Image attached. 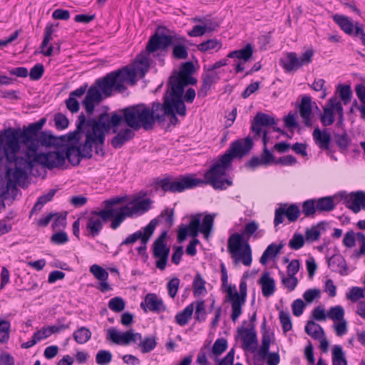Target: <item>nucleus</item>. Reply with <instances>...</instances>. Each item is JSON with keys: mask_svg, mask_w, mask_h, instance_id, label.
Masks as SVG:
<instances>
[{"mask_svg": "<svg viewBox=\"0 0 365 365\" xmlns=\"http://www.w3.org/2000/svg\"><path fill=\"white\" fill-rule=\"evenodd\" d=\"M195 71V66L192 61H185L182 63L180 67L178 72H174L171 76H190Z\"/></svg>", "mask_w": 365, "mask_h": 365, "instance_id": "54", "label": "nucleus"}, {"mask_svg": "<svg viewBox=\"0 0 365 365\" xmlns=\"http://www.w3.org/2000/svg\"><path fill=\"white\" fill-rule=\"evenodd\" d=\"M206 282L200 273H197L192 282V291L195 296L205 295L207 293Z\"/></svg>", "mask_w": 365, "mask_h": 365, "instance_id": "42", "label": "nucleus"}, {"mask_svg": "<svg viewBox=\"0 0 365 365\" xmlns=\"http://www.w3.org/2000/svg\"><path fill=\"white\" fill-rule=\"evenodd\" d=\"M127 196H116L106 199L101 202L105 206L102 219H110V227H119L127 219L140 216L149 211L153 203L150 198L142 199L134 197L127 205H123Z\"/></svg>", "mask_w": 365, "mask_h": 365, "instance_id": "3", "label": "nucleus"}, {"mask_svg": "<svg viewBox=\"0 0 365 365\" xmlns=\"http://www.w3.org/2000/svg\"><path fill=\"white\" fill-rule=\"evenodd\" d=\"M101 207V209L83 214L78 219L74 221L72 228H79L81 222L86 223V228H102L108 223L110 224V219H102V212L105 210V206Z\"/></svg>", "mask_w": 365, "mask_h": 365, "instance_id": "15", "label": "nucleus"}, {"mask_svg": "<svg viewBox=\"0 0 365 365\" xmlns=\"http://www.w3.org/2000/svg\"><path fill=\"white\" fill-rule=\"evenodd\" d=\"M253 147L254 141L250 136L234 140L221 158L205 173L203 179L195 178L190 174L180 175L176 180H171V178L157 179L155 188L157 190L160 188L165 192L175 193L182 192L199 185H210L215 190H226L232 186L233 182L231 178H223L222 177L227 175V171L232 167V159H241L247 155Z\"/></svg>", "mask_w": 365, "mask_h": 365, "instance_id": "1", "label": "nucleus"}, {"mask_svg": "<svg viewBox=\"0 0 365 365\" xmlns=\"http://www.w3.org/2000/svg\"><path fill=\"white\" fill-rule=\"evenodd\" d=\"M259 284L262 287V292L264 297H269L273 295L276 291V284L274 279L270 277L267 272H264L259 280Z\"/></svg>", "mask_w": 365, "mask_h": 365, "instance_id": "30", "label": "nucleus"}, {"mask_svg": "<svg viewBox=\"0 0 365 365\" xmlns=\"http://www.w3.org/2000/svg\"><path fill=\"white\" fill-rule=\"evenodd\" d=\"M21 137L15 128H9L0 131V160L4 158L9 163H14L16 168H22L24 170L31 169L35 162L38 163V153L35 155L30 153L29 145H26L27 150L25 157L16 155L20 149Z\"/></svg>", "mask_w": 365, "mask_h": 365, "instance_id": "5", "label": "nucleus"}, {"mask_svg": "<svg viewBox=\"0 0 365 365\" xmlns=\"http://www.w3.org/2000/svg\"><path fill=\"white\" fill-rule=\"evenodd\" d=\"M254 48L251 43L246 44L242 48L231 51L228 53V58H237L244 62L249 61L253 55Z\"/></svg>", "mask_w": 365, "mask_h": 365, "instance_id": "35", "label": "nucleus"}, {"mask_svg": "<svg viewBox=\"0 0 365 365\" xmlns=\"http://www.w3.org/2000/svg\"><path fill=\"white\" fill-rule=\"evenodd\" d=\"M202 85L197 91V96L201 98L207 96L212 86L220 80V76L217 72L205 73L202 75Z\"/></svg>", "mask_w": 365, "mask_h": 365, "instance_id": "27", "label": "nucleus"}, {"mask_svg": "<svg viewBox=\"0 0 365 365\" xmlns=\"http://www.w3.org/2000/svg\"><path fill=\"white\" fill-rule=\"evenodd\" d=\"M301 215V210L297 204L279 203L274 210V225L277 227L283 223L285 218L289 222L297 221Z\"/></svg>", "mask_w": 365, "mask_h": 365, "instance_id": "13", "label": "nucleus"}, {"mask_svg": "<svg viewBox=\"0 0 365 365\" xmlns=\"http://www.w3.org/2000/svg\"><path fill=\"white\" fill-rule=\"evenodd\" d=\"M27 178V173L22 168L16 167L14 170L11 168L6 169V178L7 186L13 187L12 192L14 190L18 191L16 185L24 187Z\"/></svg>", "mask_w": 365, "mask_h": 365, "instance_id": "19", "label": "nucleus"}, {"mask_svg": "<svg viewBox=\"0 0 365 365\" xmlns=\"http://www.w3.org/2000/svg\"><path fill=\"white\" fill-rule=\"evenodd\" d=\"M38 163L49 170L63 167L65 165L63 149L57 148L56 151L38 153Z\"/></svg>", "mask_w": 365, "mask_h": 365, "instance_id": "18", "label": "nucleus"}, {"mask_svg": "<svg viewBox=\"0 0 365 365\" xmlns=\"http://www.w3.org/2000/svg\"><path fill=\"white\" fill-rule=\"evenodd\" d=\"M55 214V217H53V220H51L52 225L51 228H61V227H66V217L68 215L67 212H53Z\"/></svg>", "mask_w": 365, "mask_h": 365, "instance_id": "55", "label": "nucleus"}, {"mask_svg": "<svg viewBox=\"0 0 365 365\" xmlns=\"http://www.w3.org/2000/svg\"><path fill=\"white\" fill-rule=\"evenodd\" d=\"M243 244V237L241 235L235 233L232 235L227 242V249L231 254L239 253Z\"/></svg>", "mask_w": 365, "mask_h": 365, "instance_id": "40", "label": "nucleus"}, {"mask_svg": "<svg viewBox=\"0 0 365 365\" xmlns=\"http://www.w3.org/2000/svg\"><path fill=\"white\" fill-rule=\"evenodd\" d=\"M53 25L51 24H48L46 26L44 30V37L43 41L41 45V48L42 51H41L46 56H51L53 54V46L50 45L46 51H43V48H46L48 43L52 40V35L54 32Z\"/></svg>", "mask_w": 365, "mask_h": 365, "instance_id": "34", "label": "nucleus"}, {"mask_svg": "<svg viewBox=\"0 0 365 365\" xmlns=\"http://www.w3.org/2000/svg\"><path fill=\"white\" fill-rule=\"evenodd\" d=\"M317 210L319 212H329L336 207L334 197L326 196L316 199Z\"/></svg>", "mask_w": 365, "mask_h": 365, "instance_id": "36", "label": "nucleus"}, {"mask_svg": "<svg viewBox=\"0 0 365 365\" xmlns=\"http://www.w3.org/2000/svg\"><path fill=\"white\" fill-rule=\"evenodd\" d=\"M117 134L111 139V145L115 149L120 148L123 145L133 139L135 136V133L133 130L130 128H124L120 131H117Z\"/></svg>", "mask_w": 365, "mask_h": 365, "instance_id": "29", "label": "nucleus"}, {"mask_svg": "<svg viewBox=\"0 0 365 365\" xmlns=\"http://www.w3.org/2000/svg\"><path fill=\"white\" fill-rule=\"evenodd\" d=\"M87 118L86 115L81 113L76 121V130L66 134V140L68 142H75L78 143L81 140V133H86L87 130Z\"/></svg>", "mask_w": 365, "mask_h": 365, "instance_id": "28", "label": "nucleus"}, {"mask_svg": "<svg viewBox=\"0 0 365 365\" xmlns=\"http://www.w3.org/2000/svg\"><path fill=\"white\" fill-rule=\"evenodd\" d=\"M240 339L242 342V348L245 351L254 353L257 347V333L254 328H241L238 330Z\"/></svg>", "mask_w": 365, "mask_h": 365, "instance_id": "22", "label": "nucleus"}, {"mask_svg": "<svg viewBox=\"0 0 365 365\" xmlns=\"http://www.w3.org/2000/svg\"><path fill=\"white\" fill-rule=\"evenodd\" d=\"M364 297V290L359 287H351L349 292L346 294V297L352 302H356Z\"/></svg>", "mask_w": 365, "mask_h": 365, "instance_id": "62", "label": "nucleus"}, {"mask_svg": "<svg viewBox=\"0 0 365 365\" xmlns=\"http://www.w3.org/2000/svg\"><path fill=\"white\" fill-rule=\"evenodd\" d=\"M305 332L314 339H319L324 336L323 328L313 321H308L305 326Z\"/></svg>", "mask_w": 365, "mask_h": 365, "instance_id": "39", "label": "nucleus"}, {"mask_svg": "<svg viewBox=\"0 0 365 365\" xmlns=\"http://www.w3.org/2000/svg\"><path fill=\"white\" fill-rule=\"evenodd\" d=\"M313 138L315 143L320 149L325 150L328 155H330L331 158H334V160H336L333 156L332 154L334 152L330 148L331 137L329 132L326 130L322 131L317 127L313 132Z\"/></svg>", "mask_w": 365, "mask_h": 365, "instance_id": "24", "label": "nucleus"}, {"mask_svg": "<svg viewBox=\"0 0 365 365\" xmlns=\"http://www.w3.org/2000/svg\"><path fill=\"white\" fill-rule=\"evenodd\" d=\"M11 324L6 320H0V342L6 343L9 339Z\"/></svg>", "mask_w": 365, "mask_h": 365, "instance_id": "59", "label": "nucleus"}, {"mask_svg": "<svg viewBox=\"0 0 365 365\" xmlns=\"http://www.w3.org/2000/svg\"><path fill=\"white\" fill-rule=\"evenodd\" d=\"M332 365H347L342 347L335 345L332 349Z\"/></svg>", "mask_w": 365, "mask_h": 365, "instance_id": "46", "label": "nucleus"}, {"mask_svg": "<svg viewBox=\"0 0 365 365\" xmlns=\"http://www.w3.org/2000/svg\"><path fill=\"white\" fill-rule=\"evenodd\" d=\"M134 73L125 68L116 70L106 74L104 77L96 80L95 83L88 89L86 97L82 102L88 115L94 112L96 104L99 103L105 97H110L113 91L123 93L128 89L124 81L128 79L134 83Z\"/></svg>", "mask_w": 365, "mask_h": 365, "instance_id": "2", "label": "nucleus"}, {"mask_svg": "<svg viewBox=\"0 0 365 365\" xmlns=\"http://www.w3.org/2000/svg\"><path fill=\"white\" fill-rule=\"evenodd\" d=\"M276 121L271 115L259 112L255 116L252 123L251 130L257 136L260 135L261 126H268L276 125Z\"/></svg>", "mask_w": 365, "mask_h": 365, "instance_id": "26", "label": "nucleus"}, {"mask_svg": "<svg viewBox=\"0 0 365 365\" xmlns=\"http://www.w3.org/2000/svg\"><path fill=\"white\" fill-rule=\"evenodd\" d=\"M279 64L286 73L296 71L301 68L297 55L294 52L287 53L284 58L280 59Z\"/></svg>", "mask_w": 365, "mask_h": 365, "instance_id": "31", "label": "nucleus"}, {"mask_svg": "<svg viewBox=\"0 0 365 365\" xmlns=\"http://www.w3.org/2000/svg\"><path fill=\"white\" fill-rule=\"evenodd\" d=\"M180 280L178 277L172 278L167 283V289H168V295L172 299H174L176 297L178 289H179V287H180Z\"/></svg>", "mask_w": 365, "mask_h": 365, "instance_id": "60", "label": "nucleus"}, {"mask_svg": "<svg viewBox=\"0 0 365 365\" xmlns=\"http://www.w3.org/2000/svg\"><path fill=\"white\" fill-rule=\"evenodd\" d=\"M334 141L336 145L339 147L340 151L343 153L348 150L351 143V139L349 137L347 133L344 131L341 134L335 133Z\"/></svg>", "mask_w": 365, "mask_h": 365, "instance_id": "45", "label": "nucleus"}, {"mask_svg": "<svg viewBox=\"0 0 365 365\" xmlns=\"http://www.w3.org/2000/svg\"><path fill=\"white\" fill-rule=\"evenodd\" d=\"M155 110H158L155 118L159 124H163L166 120L165 117L168 116L169 125H176L180 123L177 115L184 117L187 111L183 99L173 97L165 93L163 96V103L159 102V104H156Z\"/></svg>", "mask_w": 365, "mask_h": 365, "instance_id": "9", "label": "nucleus"}, {"mask_svg": "<svg viewBox=\"0 0 365 365\" xmlns=\"http://www.w3.org/2000/svg\"><path fill=\"white\" fill-rule=\"evenodd\" d=\"M56 192V189H51L48 192H47L45 195H41L38 197V200L35 203L34 207L31 210V214L34 212L39 211L41 210L42 207L47 203L48 202L51 201L52 198L53 197L55 193Z\"/></svg>", "mask_w": 365, "mask_h": 365, "instance_id": "47", "label": "nucleus"}, {"mask_svg": "<svg viewBox=\"0 0 365 365\" xmlns=\"http://www.w3.org/2000/svg\"><path fill=\"white\" fill-rule=\"evenodd\" d=\"M140 341L138 346L140 348L141 352L143 354L149 353L153 351L157 345L156 339L153 336H147L141 339H138Z\"/></svg>", "mask_w": 365, "mask_h": 365, "instance_id": "43", "label": "nucleus"}, {"mask_svg": "<svg viewBox=\"0 0 365 365\" xmlns=\"http://www.w3.org/2000/svg\"><path fill=\"white\" fill-rule=\"evenodd\" d=\"M197 83V79L195 77L190 76H170L166 84L165 93L175 97L179 99H182V94H184L185 88L188 85H195Z\"/></svg>", "mask_w": 365, "mask_h": 365, "instance_id": "11", "label": "nucleus"}, {"mask_svg": "<svg viewBox=\"0 0 365 365\" xmlns=\"http://www.w3.org/2000/svg\"><path fill=\"white\" fill-rule=\"evenodd\" d=\"M54 124L57 130H61L66 129L69 124L68 118L61 113H58L54 115Z\"/></svg>", "mask_w": 365, "mask_h": 365, "instance_id": "58", "label": "nucleus"}, {"mask_svg": "<svg viewBox=\"0 0 365 365\" xmlns=\"http://www.w3.org/2000/svg\"><path fill=\"white\" fill-rule=\"evenodd\" d=\"M174 225V209L167 207L161 213L153 219L148 225L143 228H155L158 225H162L165 228H170Z\"/></svg>", "mask_w": 365, "mask_h": 365, "instance_id": "23", "label": "nucleus"}, {"mask_svg": "<svg viewBox=\"0 0 365 365\" xmlns=\"http://www.w3.org/2000/svg\"><path fill=\"white\" fill-rule=\"evenodd\" d=\"M161 30H167L165 26H158L157 31L152 35L148 41V51L155 52L160 46L163 48L173 46L172 58L176 60L186 59L188 57V48L186 46L187 40L179 34L168 35Z\"/></svg>", "mask_w": 365, "mask_h": 365, "instance_id": "8", "label": "nucleus"}, {"mask_svg": "<svg viewBox=\"0 0 365 365\" xmlns=\"http://www.w3.org/2000/svg\"><path fill=\"white\" fill-rule=\"evenodd\" d=\"M333 19L346 34L352 35L354 33V24L349 17L344 15L335 14L333 16Z\"/></svg>", "mask_w": 365, "mask_h": 365, "instance_id": "37", "label": "nucleus"}, {"mask_svg": "<svg viewBox=\"0 0 365 365\" xmlns=\"http://www.w3.org/2000/svg\"><path fill=\"white\" fill-rule=\"evenodd\" d=\"M153 52H148V43L146 44L145 51L144 52H141L138 55H137L134 62H133V67L131 68L128 66L122 67L121 68H119L118 70H123L125 68L127 71L133 72L134 73L135 78H134V83H131L130 81L128 79H126L124 81V84L125 83L133 86L136 83V76L137 73L139 72L140 73V76L143 77L145 73L149 71V68L150 67V62L151 59L150 58V55Z\"/></svg>", "mask_w": 365, "mask_h": 365, "instance_id": "16", "label": "nucleus"}, {"mask_svg": "<svg viewBox=\"0 0 365 365\" xmlns=\"http://www.w3.org/2000/svg\"><path fill=\"white\" fill-rule=\"evenodd\" d=\"M46 123V118H42L35 123H30L27 127L24 126L23 129H15L21 137V143L29 145L30 153L34 155L38 153L40 146L55 147L56 136L51 130L41 131Z\"/></svg>", "mask_w": 365, "mask_h": 365, "instance_id": "7", "label": "nucleus"}, {"mask_svg": "<svg viewBox=\"0 0 365 365\" xmlns=\"http://www.w3.org/2000/svg\"><path fill=\"white\" fill-rule=\"evenodd\" d=\"M235 287L233 288L229 287L227 289V297L231 304L232 312L231 319L235 323L239 319L242 313V306L246 302L247 297V283L242 281L240 283V293L237 291L233 292Z\"/></svg>", "mask_w": 365, "mask_h": 365, "instance_id": "10", "label": "nucleus"}, {"mask_svg": "<svg viewBox=\"0 0 365 365\" xmlns=\"http://www.w3.org/2000/svg\"><path fill=\"white\" fill-rule=\"evenodd\" d=\"M108 307L115 312H120L125 309V302L121 297H113L109 300Z\"/></svg>", "mask_w": 365, "mask_h": 365, "instance_id": "63", "label": "nucleus"}, {"mask_svg": "<svg viewBox=\"0 0 365 365\" xmlns=\"http://www.w3.org/2000/svg\"><path fill=\"white\" fill-rule=\"evenodd\" d=\"M45 71L44 66L42 63H36L34 66L29 72V78L31 81H38L43 76Z\"/></svg>", "mask_w": 365, "mask_h": 365, "instance_id": "64", "label": "nucleus"}, {"mask_svg": "<svg viewBox=\"0 0 365 365\" xmlns=\"http://www.w3.org/2000/svg\"><path fill=\"white\" fill-rule=\"evenodd\" d=\"M282 246L280 245H278L275 243L270 244L262 253L259 259V262L262 264H266L269 259L274 257L280 252Z\"/></svg>", "mask_w": 365, "mask_h": 365, "instance_id": "41", "label": "nucleus"}, {"mask_svg": "<svg viewBox=\"0 0 365 365\" xmlns=\"http://www.w3.org/2000/svg\"><path fill=\"white\" fill-rule=\"evenodd\" d=\"M344 205L354 214L359 212L361 210H365V192L363 190L351 192L344 198Z\"/></svg>", "mask_w": 365, "mask_h": 365, "instance_id": "21", "label": "nucleus"}, {"mask_svg": "<svg viewBox=\"0 0 365 365\" xmlns=\"http://www.w3.org/2000/svg\"><path fill=\"white\" fill-rule=\"evenodd\" d=\"M217 213L197 212L186 215L183 220H187L188 223H182L177 228H213L214 221Z\"/></svg>", "mask_w": 365, "mask_h": 365, "instance_id": "14", "label": "nucleus"}, {"mask_svg": "<svg viewBox=\"0 0 365 365\" xmlns=\"http://www.w3.org/2000/svg\"><path fill=\"white\" fill-rule=\"evenodd\" d=\"M73 339L79 344L86 343L91 337V331L84 327L73 332Z\"/></svg>", "mask_w": 365, "mask_h": 365, "instance_id": "49", "label": "nucleus"}, {"mask_svg": "<svg viewBox=\"0 0 365 365\" xmlns=\"http://www.w3.org/2000/svg\"><path fill=\"white\" fill-rule=\"evenodd\" d=\"M64 150L65 160L67 159L73 166L78 165L82 158L91 159L93 154L85 147V143L81 145H67Z\"/></svg>", "mask_w": 365, "mask_h": 365, "instance_id": "17", "label": "nucleus"}, {"mask_svg": "<svg viewBox=\"0 0 365 365\" xmlns=\"http://www.w3.org/2000/svg\"><path fill=\"white\" fill-rule=\"evenodd\" d=\"M111 360L112 354L107 350H100L96 356V361L99 365H107Z\"/></svg>", "mask_w": 365, "mask_h": 365, "instance_id": "61", "label": "nucleus"}, {"mask_svg": "<svg viewBox=\"0 0 365 365\" xmlns=\"http://www.w3.org/2000/svg\"><path fill=\"white\" fill-rule=\"evenodd\" d=\"M167 231L164 230L153 245V256L156 259L155 267L163 271L167 266L170 247L167 244Z\"/></svg>", "mask_w": 365, "mask_h": 365, "instance_id": "12", "label": "nucleus"}, {"mask_svg": "<svg viewBox=\"0 0 365 365\" xmlns=\"http://www.w3.org/2000/svg\"><path fill=\"white\" fill-rule=\"evenodd\" d=\"M140 307L145 312L149 310L154 313H160L166 310L163 300L155 293L146 294L144 300L140 303Z\"/></svg>", "mask_w": 365, "mask_h": 365, "instance_id": "20", "label": "nucleus"}, {"mask_svg": "<svg viewBox=\"0 0 365 365\" xmlns=\"http://www.w3.org/2000/svg\"><path fill=\"white\" fill-rule=\"evenodd\" d=\"M279 319L284 333H287L292 329L293 325L290 314L288 311L279 310Z\"/></svg>", "mask_w": 365, "mask_h": 365, "instance_id": "48", "label": "nucleus"}, {"mask_svg": "<svg viewBox=\"0 0 365 365\" xmlns=\"http://www.w3.org/2000/svg\"><path fill=\"white\" fill-rule=\"evenodd\" d=\"M119 344L128 345L130 342H137L138 339H141V334L134 333L132 330L120 333Z\"/></svg>", "mask_w": 365, "mask_h": 365, "instance_id": "52", "label": "nucleus"}, {"mask_svg": "<svg viewBox=\"0 0 365 365\" xmlns=\"http://www.w3.org/2000/svg\"><path fill=\"white\" fill-rule=\"evenodd\" d=\"M90 272L99 281H107L108 278V273L105 269L98 264L91 266Z\"/></svg>", "mask_w": 365, "mask_h": 365, "instance_id": "57", "label": "nucleus"}, {"mask_svg": "<svg viewBox=\"0 0 365 365\" xmlns=\"http://www.w3.org/2000/svg\"><path fill=\"white\" fill-rule=\"evenodd\" d=\"M222 46V43L217 38H210L197 45V48L201 52H207L215 48L219 50Z\"/></svg>", "mask_w": 365, "mask_h": 365, "instance_id": "44", "label": "nucleus"}, {"mask_svg": "<svg viewBox=\"0 0 365 365\" xmlns=\"http://www.w3.org/2000/svg\"><path fill=\"white\" fill-rule=\"evenodd\" d=\"M156 104H159V102H153L151 108L145 103H138L123 108L120 110L123 120L134 130H138L140 128L145 130H151L157 122L155 116L158 110H155Z\"/></svg>", "mask_w": 365, "mask_h": 365, "instance_id": "6", "label": "nucleus"}, {"mask_svg": "<svg viewBox=\"0 0 365 365\" xmlns=\"http://www.w3.org/2000/svg\"><path fill=\"white\" fill-rule=\"evenodd\" d=\"M122 121V115L116 111L111 113L110 115L107 112H103L97 118H88L84 141L85 147L88 148L91 153L94 148L96 155L105 157L106 152L103 146L106 135L111 130L113 133H117Z\"/></svg>", "mask_w": 365, "mask_h": 365, "instance_id": "4", "label": "nucleus"}, {"mask_svg": "<svg viewBox=\"0 0 365 365\" xmlns=\"http://www.w3.org/2000/svg\"><path fill=\"white\" fill-rule=\"evenodd\" d=\"M344 309L341 305L330 307L327 313V317L334 322L344 319Z\"/></svg>", "mask_w": 365, "mask_h": 365, "instance_id": "51", "label": "nucleus"}, {"mask_svg": "<svg viewBox=\"0 0 365 365\" xmlns=\"http://www.w3.org/2000/svg\"><path fill=\"white\" fill-rule=\"evenodd\" d=\"M336 103V98L332 97L328 101L329 107L323 108V114L320 115V120L324 126H329L334 123L335 116L334 110L335 108L331 107V104Z\"/></svg>", "mask_w": 365, "mask_h": 365, "instance_id": "32", "label": "nucleus"}, {"mask_svg": "<svg viewBox=\"0 0 365 365\" xmlns=\"http://www.w3.org/2000/svg\"><path fill=\"white\" fill-rule=\"evenodd\" d=\"M298 110L305 126L308 128L312 127L313 123L311 117L312 113V98L309 96L304 95L302 96L301 103L298 106Z\"/></svg>", "mask_w": 365, "mask_h": 365, "instance_id": "25", "label": "nucleus"}, {"mask_svg": "<svg viewBox=\"0 0 365 365\" xmlns=\"http://www.w3.org/2000/svg\"><path fill=\"white\" fill-rule=\"evenodd\" d=\"M227 349V341L225 338L216 339L212 347V354L218 356L221 355Z\"/></svg>", "mask_w": 365, "mask_h": 365, "instance_id": "56", "label": "nucleus"}, {"mask_svg": "<svg viewBox=\"0 0 365 365\" xmlns=\"http://www.w3.org/2000/svg\"><path fill=\"white\" fill-rule=\"evenodd\" d=\"M317 212L316 199H309L302 202L301 213L305 217L314 216Z\"/></svg>", "mask_w": 365, "mask_h": 365, "instance_id": "50", "label": "nucleus"}, {"mask_svg": "<svg viewBox=\"0 0 365 365\" xmlns=\"http://www.w3.org/2000/svg\"><path fill=\"white\" fill-rule=\"evenodd\" d=\"M339 96L344 105L348 104L352 98V91L349 85L339 84L337 87Z\"/></svg>", "mask_w": 365, "mask_h": 365, "instance_id": "53", "label": "nucleus"}, {"mask_svg": "<svg viewBox=\"0 0 365 365\" xmlns=\"http://www.w3.org/2000/svg\"><path fill=\"white\" fill-rule=\"evenodd\" d=\"M155 230H144L143 232L140 230H138L132 235H130L128 237H126L122 244L123 245H130L133 244L137 240H140L141 242L145 245V244L149 240L150 237L152 236L153 231Z\"/></svg>", "mask_w": 365, "mask_h": 365, "instance_id": "33", "label": "nucleus"}, {"mask_svg": "<svg viewBox=\"0 0 365 365\" xmlns=\"http://www.w3.org/2000/svg\"><path fill=\"white\" fill-rule=\"evenodd\" d=\"M194 311L193 304H188L181 312L176 314L175 319L176 323L181 326H185L191 319Z\"/></svg>", "mask_w": 365, "mask_h": 365, "instance_id": "38", "label": "nucleus"}]
</instances>
